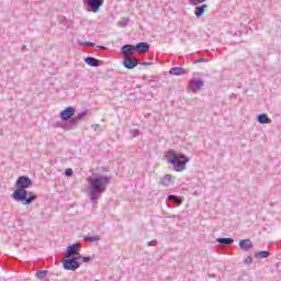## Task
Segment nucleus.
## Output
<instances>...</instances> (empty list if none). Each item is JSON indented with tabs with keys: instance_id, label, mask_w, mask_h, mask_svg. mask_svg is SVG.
Here are the masks:
<instances>
[{
	"instance_id": "14",
	"label": "nucleus",
	"mask_w": 281,
	"mask_h": 281,
	"mask_svg": "<svg viewBox=\"0 0 281 281\" xmlns=\"http://www.w3.org/2000/svg\"><path fill=\"white\" fill-rule=\"evenodd\" d=\"M239 247L240 249L249 250L251 249V247H254V243L251 241V239H243L239 241Z\"/></svg>"
},
{
	"instance_id": "28",
	"label": "nucleus",
	"mask_w": 281,
	"mask_h": 281,
	"mask_svg": "<svg viewBox=\"0 0 281 281\" xmlns=\"http://www.w3.org/2000/svg\"><path fill=\"white\" fill-rule=\"evenodd\" d=\"M80 45H83L85 47H95V44L91 43V42H86V43L80 44Z\"/></svg>"
},
{
	"instance_id": "30",
	"label": "nucleus",
	"mask_w": 281,
	"mask_h": 281,
	"mask_svg": "<svg viewBox=\"0 0 281 281\" xmlns=\"http://www.w3.org/2000/svg\"><path fill=\"white\" fill-rule=\"evenodd\" d=\"M245 265H251V262H254V259H251V257H247L245 260H244Z\"/></svg>"
},
{
	"instance_id": "33",
	"label": "nucleus",
	"mask_w": 281,
	"mask_h": 281,
	"mask_svg": "<svg viewBox=\"0 0 281 281\" xmlns=\"http://www.w3.org/2000/svg\"><path fill=\"white\" fill-rule=\"evenodd\" d=\"M170 218H179V215H171Z\"/></svg>"
},
{
	"instance_id": "18",
	"label": "nucleus",
	"mask_w": 281,
	"mask_h": 281,
	"mask_svg": "<svg viewBox=\"0 0 281 281\" xmlns=\"http://www.w3.org/2000/svg\"><path fill=\"white\" fill-rule=\"evenodd\" d=\"M271 256V252L267 250H261L255 254V258L262 259V258H269Z\"/></svg>"
},
{
	"instance_id": "13",
	"label": "nucleus",
	"mask_w": 281,
	"mask_h": 281,
	"mask_svg": "<svg viewBox=\"0 0 281 281\" xmlns=\"http://www.w3.org/2000/svg\"><path fill=\"white\" fill-rule=\"evenodd\" d=\"M216 240L221 245V247H227L228 245H232L234 243V238L231 237H220Z\"/></svg>"
},
{
	"instance_id": "15",
	"label": "nucleus",
	"mask_w": 281,
	"mask_h": 281,
	"mask_svg": "<svg viewBox=\"0 0 281 281\" xmlns=\"http://www.w3.org/2000/svg\"><path fill=\"white\" fill-rule=\"evenodd\" d=\"M86 65H89V67H99L100 60L95 59L94 57H87L85 59Z\"/></svg>"
},
{
	"instance_id": "12",
	"label": "nucleus",
	"mask_w": 281,
	"mask_h": 281,
	"mask_svg": "<svg viewBox=\"0 0 281 281\" xmlns=\"http://www.w3.org/2000/svg\"><path fill=\"white\" fill-rule=\"evenodd\" d=\"M205 10H207V4H202L200 7H196L194 9V14L198 19H201V16H203V14H205Z\"/></svg>"
},
{
	"instance_id": "1",
	"label": "nucleus",
	"mask_w": 281,
	"mask_h": 281,
	"mask_svg": "<svg viewBox=\"0 0 281 281\" xmlns=\"http://www.w3.org/2000/svg\"><path fill=\"white\" fill-rule=\"evenodd\" d=\"M111 179V176H104L102 173H92L87 178L90 201H98V199L102 196V193L106 192V188H109Z\"/></svg>"
},
{
	"instance_id": "26",
	"label": "nucleus",
	"mask_w": 281,
	"mask_h": 281,
	"mask_svg": "<svg viewBox=\"0 0 281 281\" xmlns=\"http://www.w3.org/2000/svg\"><path fill=\"white\" fill-rule=\"evenodd\" d=\"M138 65H142L143 67H151L153 63H150V61H143V63H139V61H138Z\"/></svg>"
},
{
	"instance_id": "21",
	"label": "nucleus",
	"mask_w": 281,
	"mask_h": 281,
	"mask_svg": "<svg viewBox=\"0 0 281 281\" xmlns=\"http://www.w3.org/2000/svg\"><path fill=\"white\" fill-rule=\"evenodd\" d=\"M131 21V18H121L117 22L119 27H126Z\"/></svg>"
},
{
	"instance_id": "19",
	"label": "nucleus",
	"mask_w": 281,
	"mask_h": 281,
	"mask_svg": "<svg viewBox=\"0 0 281 281\" xmlns=\"http://www.w3.org/2000/svg\"><path fill=\"white\" fill-rule=\"evenodd\" d=\"M102 237H100V235H95V236H86L83 237V240L86 243H95L98 240H101Z\"/></svg>"
},
{
	"instance_id": "6",
	"label": "nucleus",
	"mask_w": 281,
	"mask_h": 281,
	"mask_svg": "<svg viewBox=\"0 0 281 281\" xmlns=\"http://www.w3.org/2000/svg\"><path fill=\"white\" fill-rule=\"evenodd\" d=\"M204 86L205 81H203V79H191L189 81V89L192 91V93H198V91H201Z\"/></svg>"
},
{
	"instance_id": "22",
	"label": "nucleus",
	"mask_w": 281,
	"mask_h": 281,
	"mask_svg": "<svg viewBox=\"0 0 281 281\" xmlns=\"http://www.w3.org/2000/svg\"><path fill=\"white\" fill-rule=\"evenodd\" d=\"M169 201H173L177 205H181L183 203V200L177 195H168Z\"/></svg>"
},
{
	"instance_id": "8",
	"label": "nucleus",
	"mask_w": 281,
	"mask_h": 281,
	"mask_svg": "<svg viewBox=\"0 0 281 281\" xmlns=\"http://www.w3.org/2000/svg\"><path fill=\"white\" fill-rule=\"evenodd\" d=\"M121 52L124 56V58H130L135 55V52H137V48L135 45L126 44L121 48Z\"/></svg>"
},
{
	"instance_id": "10",
	"label": "nucleus",
	"mask_w": 281,
	"mask_h": 281,
	"mask_svg": "<svg viewBox=\"0 0 281 281\" xmlns=\"http://www.w3.org/2000/svg\"><path fill=\"white\" fill-rule=\"evenodd\" d=\"M135 47H136V52H138V54H146V52H148V49H150V45L146 42H140V43L136 44Z\"/></svg>"
},
{
	"instance_id": "5",
	"label": "nucleus",
	"mask_w": 281,
	"mask_h": 281,
	"mask_svg": "<svg viewBox=\"0 0 281 281\" xmlns=\"http://www.w3.org/2000/svg\"><path fill=\"white\" fill-rule=\"evenodd\" d=\"M83 3L88 12H99V10L104 5V0H83Z\"/></svg>"
},
{
	"instance_id": "16",
	"label": "nucleus",
	"mask_w": 281,
	"mask_h": 281,
	"mask_svg": "<svg viewBox=\"0 0 281 281\" xmlns=\"http://www.w3.org/2000/svg\"><path fill=\"white\" fill-rule=\"evenodd\" d=\"M169 74L171 76H183V74H186V69L182 67H173L169 70Z\"/></svg>"
},
{
	"instance_id": "32",
	"label": "nucleus",
	"mask_w": 281,
	"mask_h": 281,
	"mask_svg": "<svg viewBox=\"0 0 281 281\" xmlns=\"http://www.w3.org/2000/svg\"><path fill=\"white\" fill-rule=\"evenodd\" d=\"M195 63H207V59H205V58H199Z\"/></svg>"
},
{
	"instance_id": "27",
	"label": "nucleus",
	"mask_w": 281,
	"mask_h": 281,
	"mask_svg": "<svg viewBox=\"0 0 281 281\" xmlns=\"http://www.w3.org/2000/svg\"><path fill=\"white\" fill-rule=\"evenodd\" d=\"M92 128H93V131H95L97 133L99 132V133H102V130H100V124H93L92 125Z\"/></svg>"
},
{
	"instance_id": "7",
	"label": "nucleus",
	"mask_w": 281,
	"mask_h": 281,
	"mask_svg": "<svg viewBox=\"0 0 281 281\" xmlns=\"http://www.w3.org/2000/svg\"><path fill=\"white\" fill-rule=\"evenodd\" d=\"M74 115H76V109H74L72 106H68L60 112L59 117L60 120H63V122H67L74 119Z\"/></svg>"
},
{
	"instance_id": "4",
	"label": "nucleus",
	"mask_w": 281,
	"mask_h": 281,
	"mask_svg": "<svg viewBox=\"0 0 281 281\" xmlns=\"http://www.w3.org/2000/svg\"><path fill=\"white\" fill-rule=\"evenodd\" d=\"M190 161V158L183 154H178L175 149L168 151V164L173 166L176 172H183L186 170V164Z\"/></svg>"
},
{
	"instance_id": "9",
	"label": "nucleus",
	"mask_w": 281,
	"mask_h": 281,
	"mask_svg": "<svg viewBox=\"0 0 281 281\" xmlns=\"http://www.w3.org/2000/svg\"><path fill=\"white\" fill-rule=\"evenodd\" d=\"M123 65L125 69H135L139 65V60L135 57H124Z\"/></svg>"
},
{
	"instance_id": "34",
	"label": "nucleus",
	"mask_w": 281,
	"mask_h": 281,
	"mask_svg": "<svg viewBox=\"0 0 281 281\" xmlns=\"http://www.w3.org/2000/svg\"><path fill=\"white\" fill-rule=\"evenodd\" d=\"M134 133H135V134H134V137H137V134H138L137 130H136Z\"/></svg>"
},
{
	"instance_id": "31",
	"label": "nucleus",
	"mask_w": 281,
	"mask_h": 281,
	"mask_svg": "<svg viewBox=\"0 0 281 281\" xmlns=\"http://www.w3.org/2000/svg\"><path fill=\"white\" fill-rule=\"evenodd\" d=\"M82 262H91V257H81Z\"/></svg>"
},
{
	"instance_id": "20",
	"label": "nucleus",
	"mask_w": 281,
	"mask_h": 281,
	"mask_svg": "<svg viewBox=\"0 0 281 281\" xmlns=\"http://www.w3.org/2000/svg\"><path fill=\"white\" fill-rule=\"evenodd\" d=\"M171 181H172V176L166 175V176L160 180V183H161L162 186L168 187V186H170V182H171Z\"/></svg>"
},
{
	"instance_id": "35",
	"label": "nucleus",
	"mask_w": 281,
	"mask_h": 281,
	"mask_svg": "<svg viewBox=\"0 0 281 281\" xmlns=\"http://www.w3.org/2000/svg\"><path fill=\"white\" fill-rule=\"evenodd\" d=\"M100 49H104V46H100Z\"/></svg>"
},
{
	"instance_id": "2",
	"label": "nucleus",
	"mask_w": 281,
	"mask_h": 281,
	"mask_svg": "<svg viewBox=\"0 0 281 281\" xmlns=\"http://www.w3.org/2000/svg\"><path fill=\"white\" fill-rule=\"evenodd\" d=\"M15 190L11 194L14 201L21 202L22 205H31L36 201V194L33 192H27V188H32V179L27 176H21L18 178L15 183Z\"/></svg>"
},
{
	"instance_id": "24",
	"label": "nucleus",
	"mask_w": 281,
	"mask_h": 281,
	"mask_svg": "<svg viewBox=\"0 0 281 281\" xmlns=\"http://www.w3.org/2000/svg\"><path fill=\"white\" fill-rule=\"evenodd\" d=\"M207 0H189L191 5H199V3H205Z\"/></svg>"
},
{
	"instance_id": "11",
	"label": "nucleus",
	"mask_w": 281,
	"mask_h": 281,
	"mask_svg": "<svg viewBox=\"0 0 281 281\" xmlns=\"http://www.w3.org/2000/svg\"><path fill=\"white\" fill-rule=\"evenodd\" d=\"M85 117H87V111L80 112L79 114L74 116L70 120V124H72V126H76V124H78L81 120H85Z\"/></svg>"
},
{
	"instance_id": "29",
	"label": "nucleus",
	"mask_w": 281,
	"mask_h": 281,
	"mask_svg": "<svg viewBox=\"0 0 281 281\" xmlns=\"http://www.w3.org/2000/svg\"><path fill=\"white\" fill-rule=\"evenodd\" d=\"M148 247H155L157 245V240L154 239V240H150L147 243Z\"/></svg>"
},
{
	"instance_id": "17",
	"label": "nucleus",
	"mask_w": 281,
	"mask_h": 281,
	"mask_svg": "<svg viewBox=\"0 0 281 281\" xmlns=\"http://www.w3.org/2000/svg\"><path fill=\"white\" fill-rule=\"evenodd\" d=\"M259 124H271V119L267 114H259L257 117Z\"/></svg>"
},
{
	"instance_id": "25",
	"label": "nucleus",
	"mask_w": 281,
	"mask_h": 281,
	"mask_svg": "<svg viewBox=\"0 0 281 281\" xmlns=\"http://www.w3.org/2000/svg\"><path fill=\"white\" fill-rule=\"evenodd\" d=\"M65 175H66V177H72L74 176V169H71V168L66 169Z\"/></svg>"
},
{
	"instance_id": "3",
	"label": "nucleus",
	"mask_w": 281,
	"mask_h": 281,
	"mask_svg": "<svg viewBox=\"0 0 281 281\" xmlns=\"http://www.w3.org/2000/svg\"><path fill=\"white\" fill-rule=\"evenodd\" d=\"M80 249H82V245L80 244H72L66 248V255L61 260L66 271H76L77 269H80V262H78V260L82 258Z\"/></svg>"
},
{
	"instance_id": "36",
	"label": "nucleus",
	"mask_w": 281,
	"mask_h": 281,
	"mask_svg": "<svg viewBox=\"0 0 281 281\" xmlns=\"http://www.w3.org/2000/svg\"><path fill=\"white\" fill-rule=\"evenodd\" d=\"M105 172H109V169H104Z\"/></svg>"
},
{
	"instance_id": "23",
	"label": "nucleus",
	"mask_w": 281,
	"mask_h": 281,
	"mask_svg": "<svg viewBox=\"0 0 281 281\" xmlns=\"http://www.w3.org/2000/svg\"><path fill=\"white\" fill-rule=\"evenodd\" d=\"M36 278L40 280H44V278H47V270H40L36 272Z\"/></svg>"
}]
</instances>
